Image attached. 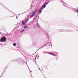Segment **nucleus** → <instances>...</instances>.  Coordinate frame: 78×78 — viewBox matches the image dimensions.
Here are the masks:
<instances>
[{"label":"nucleus","mask_w":78,"mask_h":78,"mask_svg":"<svg viewBox=\"0 0 78 78\" xmlns=\"http://www.w3.org/2000/svg\"><path fill=\"white\" fill-rule=\"evenodd\" d=\"M34 56H35V55H34Z\"/></svg>","instance_id":"nucleus-43"},{"label":"nucleus","mask_w":78,"mask_h":78,"mask_svg":"<svg viewBox=\"0 0 78 78\" xmlns=\"http://www.w3.org/2000/svg\"><path fill=\"white\" fill-rule=\"evenodd\" d=\"M17 63L21 65V64H25L26 62L23 61V59L20 58H17Z\"/></svg>","instance_id":"nucleus-1"},{"label":"nucleus","mask_w":78,"mask_h":78,"mask_svg":"<svg viewBox=\"0 0 78 78\" xmlns=\"http://www.w3.org/2000/svg\"><path fill=\"white\" fill-rule=\"evenodd\" d=\"M45 78H46V77H45Z\"/></svg>","instance_id":"nucleus-47"},{"label":"nucleus","mask_w":78,"mask_h":78,"mask_svg":"<svg viewBox=\"0 0 78 78\" xmlns=\"http://www.w3.org/2000/svg\"><path fill=\"white\" fill-rule=\"evenodd\" d=\"M1 32H0V34H1Z\"/></svg>","instance_id":"nucleus-41"},{"label":"nucleus","mask_w":78,"mask_h":78,"mask_svg":"<svg viewBox=\"0 0 78 78\" xmlns=\"http://www.w3.org/2000/svg\"><path fill=\"white\" fill-rule=\"evenodd\" d=\"M4 70V72L5 71V69Z\"/></svg>","instance_id":"nucleus-37"},{"label":"nucleus","mask_w":78,"mask_h":78,"mask_svg":"<svg viewBox=\"0 0 78 78\" xmlns=\"http://www.w3.org/2000/svg\"><path fill=\"white\" fill-rule=\"evenodd\" d=\"M60 2L62 3L63 4V3H64V2H63V0H60Z\"/></svg>","instance_id":"nucleus-15"},{"label":"nucleus","mask_w":78,"mask_h":78,"mask_svg":"<svg viewBox=\"0 0 78 78\" xmlns=\"http://www.w3.org/2000/svg\"><path fill=\"white\" fill-rule=\"evenodd\" d=\"M60 31H61V32H63L65 31H64V29H61Z\"/></svg>","instance_id":"nucleus-14"},{"label":"nucleus","mask_w":78,"mask_h":78,"mask_svg":"<svg viewBox=\"0 0 78 78\" xmlns=\"http://www.w3.org/2000/svg\"><path fill=\"white\" fill-rule=\"evenodd\" d=\"M48 3H49V2H48V3H46V4H45V6H47V5H48Z\"/></svg>","instance_id":"nucleus-22"},{"label":"nucleus","mask_w":78,"mask_h":78,"mask_svg":"<svg viewBox=\"0 0 78 78\" xmlns=\"http://www.w3.org/2000/svg\"><path fill=\"white\" fill-rule=\"evenodd\" d=\"M46 3H47V2H45L43 5H42L41 8L39 10H38V12L39 14H41L42 12V10L43 9V8H45L46 7V5H45Z\"/></svg>","instance_id":"nucleus-2"},{"label":"nucleus","mask_w":78,"mask_h":78,"mask_svg":"<svg viewBox=\"0 0 78 78\" xmlns=\"http://www.w3.org/2000/svg\"><path fill=\"white\" fill-rule=\"evenodd\" d=\"M16 19H18V18H16Z\"/></svg>","instance_id":"nucleus-40"},{"label":"nucleus","mask_w":78,"mask_h":78,"mask_svg":"<svg viewBox=\"0 0 78 78\" xmlns=\"http://www.w3.org/2000/svg\"><path fill=\"white\" fill-rule=\"evenodd\" d=\"M24 28H25V29H26V28H27V26H24Z\"/></svg>","instance_id":"nucleus-20"},{"label":"nucleus","mask_w":78,"mask_h":78,"mask_svg":"<svg viewBox=\"0 0 78 78\" xmlns=\"http://www.w3.org/2000/svg\"><path fill=\"white\" fill-rule=\"evenodd\" d=\"M50 55H52V54L53 53H48Z\"/></svg>","instance_id":"nucleus-26"},{"label":"nucleus","mask_w":78,"mask_h":78,"mask_svg":"<svg viewBox=\"0 0 78 78\" xmlns=\"http://www.w3.org/2000/svg\"><path fill=\"white\" fill-rule=\"evenodd\" d=\"M52 56H56V55L53 53H52Z\"/></svg>","instance_id":"nucleus-18"},{"label":"nucleus","mask_w":78,"mask_h":78,"mask_svg":"<svg viewBox=\"0 0 78 78\" xmlns=\"http://www.w3.org/2000/svg\"><path fill=\"white\" fill-rule=\"evenodd\" d=\"M14 62H17V60L16 59L14 60Z\"/></svg>","instance_id":"nucleus-13"},{"label":"nucleus","mask_w":78,"mask_h":78,"mask_svg":"<svg viewBox=\"0 0 78 78\" xmlns=\"http://www.w3.org/2000/svg\"><path fill=\"white\" fill-rule=\"evenodd\" d=\"M25 31V30H22L21 31V33H22V32H23V31Z\"/></svg>","instance_id":"nucleus-16"},{"label":"nucleus","mask_w":78,"mask_h":78,"mask_svg":"<svg viewBox=\"0 0 78 78\" xmlns=\"http://www.w3.org/2000/svg\"><path fill=\"white\" fill-rule=\"evenodd\" d=\"M28 69H29V71H30V73H31V72H32V71H30V69H29V67H28Z\"/></svg>","instance_id":"nucleus-28"},{"label":"nucleus","mask_w":78,"mask_h":78,"mask_svg":"<svg viewBox=\"0 0 78 78\" xmlns=\"http://www.w3.org/2000/svg\"><path fill=\"white\" fill-rule=\"evenodd\" d=\"M64 31H66V32H73V30L69 29H67L66 30H64Z\"/></svg>","instance_id":"nucleus-4"},{"label":"nucleus","mask_w":78,"mask_h":78,"mask_svg":"<svg viewBox=\"0 0 78 78\" xmlns=\"http://www.w3.org/2000/svg\"><path fill=\"white\" fill-rule=\"evenodd\" d=\"M39 70H40V71H41V69H40V68H39Z\"/></svg>","instance_id":"nucleus-29"},{"label":"nucleus","mask_w":78,"mask_h":78,"mask_svg":"<svg viewBox=\"0 0 78 78\" xmlns=\"http://www.w3.org/2000/svg\"><path fill=\"white\" fill-rule=\"evenodd\" d=\"M2 6L4 8H6V6H5V5H2Z\"/></svg>","instance_id":"nucleus-24"},{"label":"nucleus","mask_w":78,"mask_h":78,"mask_svg":"<svg viewBox=\"0 0 78 78\" xmlns=\"http://www.w3.org/2000/svg\"><path fill=\"white\" fill-rule=\"evenodd\" d=\"M36 25L38 27H39V28H41V27H40V26H39V24L38 23H37L36 24Z\"/></svg>","instance_id":"nucleus-12"},{"label":"nucleus","mask_w":78,"mask_h":78,"mask_svg":"<svg viewBox=\"0 0 78 78\" xmlns=\"http://www.w3.org/2000/svg\"><path fill=\"white\" fill-rule=\"evenodd\" d=\"M0 4H1V5H2L0 3Z\"/></svg>","instance_id":"nucleus-44"},{"label":"nucleus","mask_w":78,"mask_h":78,"mask_svg":"<svg viewBox=\"0 0 78 78\" xmlns=\"http://www.w3.org/2000/svg\"><path fill=\"white\" fill-rule=\"evenodd\" d=\"M37 55H38L37 59H38V58H39V54H38V55H36L35 57V58H36V57H37Z\"/></svg>","instance_id":"nucleus-11"},{"label":"nucleus","mask_w":78,"mask_h":78,"mask_svg":"<svg viewBox=\"0 0 78 78\" xmlns=\"http://www.w3.org/2000/svg\"><path fill=\"white\" fill-rule=\"evenodd\" d=\"M34 16V15L33 13L31 16H30V19H31V18H32V17H33V16Z\"/></svg>","instance_id":"nucleus-7"},{"label":"nucleus","mask_w":78,"mask_h":78,"mask_svg":"<svg viewBox=\"0 0 78 78\" xmlns=\"http://www.w3.org/2000/svg\"><path fill=\"white\" fill-rule=\"evenodd\" d=\"M35 16H37V15H36V14H35Z\"/></svg>","instance_id":"nucleus-32"},{"label":"nucleus","mask_w":78,"mask_h":78,"mask_svg":"<svg viewBox=\"0 0 78 78\" xmlns=\"http://www.w3.org/2000/svg\"><path fill=\"white\" fill-rule=\"evenodd\" d=\"M8 11H10V10H9V9H8Z\"/></svg>","instance_id":"nucleus-36"},{"label":"nucleus","mask_w":78,"mask_h":78,"mask_svg":"<svg viewBox=\"0 0 78 78\" xmlns=\"http://www.w3.org/2000/svg\"><path fill=\"white\" fill-rule=\"evenodd\" d=\"M67 8H68L69 9H72V8H71V7H68Z\"/></svg>","instance_id":"nucleus-19"},{"label":"nucleus","mask_w":78,"mask_h":78,"mask_svg":"<svg viewBox=\"0 0 78 78\" xmlns=\"http://www.w3.org/2000/svg\"><path fill=\"white\" fill-rule=\"evenodd\" d=\"M28 20H29V18H27L25 21V23H27V22H28Z\"/></svg>","instance_id":"nucleus-10"},{"label":"nucleus","mask_w":78,"mask_h":78,"mask_svg":"<svg viewBox=\"0 0 78 78\" xmlns=\"http://www.w3.org/2000/svg\"><path fill=\"white\" fill-rule=\"evenodd\" d=\"M51 46H52V45H51Z\"/></svg>","instance_id":"nucleus-42"},{"label":"nucleus","mask_w":78,"mask_h":78,"mask_svg":"<svg viewBox=\"0 0 78 78\" xmlns=\"http://www.w3.org/2000/svg\"><path fill=\"white\" fill-rule=\"evenodd\" d=\"M32 55H33V54Z\"/></svg>","instance_id":"nucleus-46"},{"label":"nucleus","mask_w":78,"mask_h":78,"mask_svg":"<svg viewBox=\"0 0 78 78\" xmlns=\"http://www.w3.org/2000/svg\"><path fill=\"white\" fill-rule=\"evenodd\" d=\"M38 10L37 9L35 12H32L33 13L34 15H35V14L37 12V11Z\"/></svg>","instance_id":"nucleus-6"},{"label":"nucleus","mask_w":78,"mask_h":78,"mask_svg":"<svg viewBox=\"0 0 78 78\" xmlns=\"http://www.w3.org/2000/svg\"><path fill=\"white\" fill-rule=\"evenodd\" d=\"M26 64H27V66H28V65L27 64V63H26Z\"/></svg>","instance_id":"nucleus-34"},{"label":"nucleus","mask_w":78,"mask_h":78,"mask_svg":"<svg viewBox=\"0 0 78 78\" xmlns=\"http://www.w3.org/2000/svg\"><path fill=\"white\" fill-rule=\"evenodd\" d=\"M71 27H72V26H71Z\"/></svg>","instance_id":"nucleus-39"},{"label":"nucleus","mask_w":78,"mask_h":78,"mask_svg":"<svg viewBox=\"0 0 78 78\" xmlns=\"http://www.w3.org/2000/svg\"><path fill=\"white\" fill-rule=\"evenodd\" d=\"M21 54H22V55H23V54H22V53L21 52Z\"/></svg>","instance_id":"nucleus-31"},{"label":"nucleus","mask_w":78,"mask_h":78,"mask_svg":"<svg viewBox=\"0 0 78 78\" xmlns=\"http://www.w3.org/2000/svg\"><path fill=\"white\" fill-rule=\"evenodd\" d=\"M32 5H31V6L30 7V9H32Z\"/></svg>","instance_id":"nucleus-23"},{"label":"nucleus","mask_w":78,"mask_h":78,"mask_svg":"<svg viewBox=\"0 0 78 78\" xmlns=\"http://www.w3.org/2000/svg\"><path fill=\"white\" fill-rule=\"evenodd\" d=\"M63 5H64L65 7H67V6H68V4L65 3L64 2H63Z\"/></svg>","instance_id":"nucleus-5"},{"label":"nucleus","mask_w":78,"mask_h":78,"mask_svg":"<svg viewBox=\"0 0 78 78\" xmlns=\"http://www.w3.org/2000/svg\"><path fill=\"white\" fill-rule=\"evenodd\" d=\"M0 4H1V5H2L0 3Z\"/></svg>","instance_id":"nucleus-45"},{"label":"nucleus","mask_w":78,"mask_h":78,"mask_svg":"<svg viewBox=\"0 0 78 78\" xmlns=\"http://www.w3.org/2000/svg\"><path fill=\"white\" fill-rule=\"evenodd\" d=\"M6 41V37L5 36L2 37L0 39L1 42H5Z\"/></svg>","instance_id":"nucleus-3"},{"label":"nucleus","mask_w":78,"mask_h":78,"mask_svg":"<svg viewBox=\"0 0 78 78\" xmlns=\"http://www.w3.org/2000/svg\"><path fill=\"white\" fill-rule=\"evenodd\" d=\"M13 46H16V44L15 43H13Z\"/></svg>","instance_id":"nucleus-17"},{"label":"nucleus","mask_w":78,"mask_h":78,"mask_svg":"<svg viewBox=\"0 0 78 78\" xmlns=\"http://www.w3.org/2000/svg\"><path fill=\"white\" fill-rule=\"evenodd\" d=\"M58 32H61V29L58 30Z\"/></svg>","instance_id":"nucleus-21"},{"label":"nucleus","mask_w":78,"mask_h":78,"mask_svg":"<svg viewBox=\"0 0 78 78\" xmlns=\"http://www.w3.org/2000/svg\"><path fill=\"white\" fill-rule=\"evenodd\" d=\"M24 13H26V12H24L23 13L19 14V15H20L21 14H24Z\"/></svg>","instance_id":"nucleus-25"},{"label":"nucleus","mask_w":78,"mask_h":78,"mask_svg":"<svg viewBox=\"0 0 78 78\" xmlns=\"http://www.w3.org/2000/svg\"><path fill=\"white\" fill-rule=\"evenodd\" d=\"M73 9H74V10L75 11V10H76V9H75L73 8Z\"/></svg>","instance_id":"nucleus-30"},{"label":"nucleus","mask_w":78,"mask_h":78,"mask_svg":"<svg viewBox=\"0 0 78 78\" xmlns=\"http://www.w3.org/2000/svg\"><path fill=\"white\" fill-rule=\"evenodd\" d=\"M3 73H2V75H3Z\"/></svg>","instance_id":"nucleus-38"},{"label":"nucleus","mask_w":78,"mask_h":78,"mask_svg":"<svg viewBox=\"0 0 78 78\" xmlns=\"http://www.w3.org/2000/svg\"><path fill=\"white\" fill-rule=\"evenodd\" d=\"M22 23L23 25H25V23L24 22V21H22Z\"/></svg>","instance_id":"nucleus-8"},{"label":"nucleus","mask_w":78,"mask_h":78,"mask_svg":"<svg viewBox=\"0 0 78 78\" xmlns=\"http://www.w3.org/2000/svg\"><path fill=\"white\" fill-rule=\"evenodd\" d=\"M76 12L78 13V9H77L76 10Z\"/></svg>","instance_id":"nucleus-27"},{"label":"nucleus","mask_w":78,"mask_h":78,"mask_svg":"<svg viewBox=\"0 0 78 78\" xmlns=\"http://www.w3.org/2000/svg\"><path fill=\"white\" fill-rule=\"evenodd\" d=\"M32 57L33 58H34V56H32Z\"/></svg>","instance_id":"nucleus-33"},{"label":"nucleus","mask_w":78,"mask_h":78,"mask_svg":"<svg viewBox=\"0 0 78 78\" xmlns=\"http://www.w3.org/2000/svg\"><path fill=\"white\" fill-rule=\"evenodd\" d=\"M46 69H48V68H47V67H46Z\"/></svg>","instance_id":"nucleus-35"},{"label":"nucleus","mask_w":78,"mask_h":78,"mask_svg":"<svg viewBox=\"0 0 78 78\" xmlns=\"http://www.w3.org/2000/svg\"><path fill=\"white\" fill-rule=\"evenodd\" d=\"M46 45H47L46 44L44 45L43 46H41L40 48H39V49H41V48H43V47H45V46H46Z\"/></svg>","instance_id":"nucleus-9"}]
</instances>
